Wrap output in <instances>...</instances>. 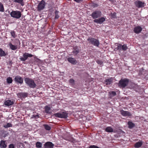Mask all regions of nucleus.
<instances>
[{
  "label": "nucleus",
  "mask_w": 148,
  "mask_h": 148,
  "mask_svg": "<svg viewBox=\"0 0 148 148\" xmlns=\"http://www.w3.org/2000/svg\"><path fill=\"white\" fill-rule=\"evenodd\" d=\"M9 45L10 47V48L12 50H14L17 49V45H13L11 43H10Z\"/></svg>",
  "instance_id": "nucleus-19"
},
{
  "label": "nucleus",
  "mask_w": 148,
  "mask_h": 148,
  "mask_svg": "<svg viewBox=\"0 0 148 148\" xmlns=\"http://www.w3.org/2000/svg\"><path fill=\"white\" fill-rule=\"evenodd\" d=\"M128 127L130 129L133 128L135 126V124L131 121L128 122Z\"/></svg>",
  "instance_id": "nucleus-24"
},
{
  "label": "nucleus",
  "mask_w": 148,
  "mask_h": 148,
  "mask_svg": "<svg viewBox=\"0 0 148 148\" xmlns=\"http://www.w3.org/2000/svg\"><path fill=\"white\" fill-rule=\"evenodd\" d=\"M109 93L110 95H111V96H115L116 95V93L114 91L109 92Z\"/></svg>",
  "instance_id": "nucleus-36"
},
{
  "label": "nucleus",
  "mask_w": 148,
  "mask_h": 148,
  "mask_svg": "<svg viewBox=\"0 0 148 148\" xmlns=\"http://www.w3.org/2000/svg\"><path fill=\"white\" fill-rule=\"evenodd\" d=\"M14 80L16 82L21 84L23 82V79L20 76H17L15 77Z\"/></svg>",
  "instance_id": "nucleus-11"
},
{
  "label": "nucleus",
  "mask_w": 148,
  "mask_h": 148,
  "mask_svg": "<svg viewBox=\"0 0 148 148\" xmlns=\"http://www.w3.org/2000/svg\"><path fill=\"white\" fill-rule=\"evenodd\" d=\"M105 131L107 132H113V130L111 127H108L106 128Z\"/></svg>",
  "instance_id": "nucleus-26"
},
{
  "label": "nucleus",
  "mask_w": 148,
  "mask_h": 148,
  "mask_svg": "<svg viewBox=\"0 0 148 148\" xmlns=\"http://www.w3.org/2000/svg\"><path fill=\"white\" fill-rule=\"evenodd\" d=\"M54 145L51 142H47L44 145V148H53Z\"/></svg>",
  "instance_id": "nucleus-14"
},
{
  "label": "nucleus",
  "mask_w": 148,
  "mask_h": 148,
  "mask_svg": "<svg viewBox=\"0 0 148 148\" xmlns=\"http://www.w3.org/2000/svg\"><path fill=\"white\" fill-rule=\"evenodd\" d=\"M121 114L123 116H132V114L129 112L124 111L123 110H120Z\"/></svg>",
  "instance_id": "nucleus-13"
},
{
  "label": "nucleus",
  "mask_w": 148,
  "mask_h": 148,
  "mask_svg": "<svg viewBox=\"0 0 148 148\" xmlns=\"http://www.w3.org/2000/svg\"><path fill=\"white\" fill-rule=\"evenodd\" d=\"M4 11V9L3 4L0 2V11L3 12Z\"/></svg>",
  "instance_id": "nucleus-33"
},
{
  "label": "nucleus",
  "mask_w": 148,
  "mask_h": 148,
  "mask_svg": "<svg viewBox=\"0 0 148 148\" xmlns=\"http://www.w3.org/2000/svg\"><path fill=\"white\" fill-rule=\"evenodd\" d=\"M45 5L46 3L45 1L43 0H42L39 2L38 5L37 7V10L39 12L45 8Z\"/></svg>",
  "instance_id": "nucleus-5"
},
{
  "label": "nucleus",
  "mask_w": 148,
  "mask_h": 148,
  "mask_svg": "<svg viewBox=\"0 0 148 148\" xmlns=\"http://www.w3.org/2000/svg\"><path fill=\"white\" fill-rule=\"evenodd\" d=\"M7 143L5 140H1L0 142V147L1 148H5L7 146Z\"/></svg>",
  "instance_id": "nucleus-18"
},
{
  "label": "nucleus",
  "mask_w": 148,
  "mask_h": 148,
  "mask_svg": "<svg viewBox=\"0 0 148 148\" xmlns=\"http://www.w3.org/2000/svg\"><path fill=\"white\" fill-rule=\"evenodd\" d=\"M28 95L27 92H19L17 94L18 97L20 99L25 98L27 97Z\"/></svg>",
  "instance_id": "nucleus-12"
},
{
  "label": "nucleus",
  "mask_w": 148,
  "mask_h": 148,
  "mask_svg": "<svg viewBox=\"0 0 148 148\" xmlns=\"http://www.w3.org/2000/svg\"><path fill=\"white\" fill-rule=\"evenodd\" d=\"M16 40V41H18L19 42V44H20V42L19 40L16 39V40Z\"/></svg>",
  "instance_id": "nucleus-46"
},
{
  "label": "nucleus",
  "mask_w": 148,
  "mask_h": 148,
  "mask_svg": "<svg viewBox=\"0 0 148 148\" xmlns=\"http://www.w3.org/2000/svg\"><path fill=\"white\" fill-rule=\"evenodd\" d=\"M101 12L100 10H96L93 11L91 16L93 19H95L100 17L101 16Z\"/></svg>",
  "instance_id": "nucleus-7"
},
{
  "label": "nucleus",
  "mask_w": 148,
  "mask_h": 148,
  "mask_svg": "<svg viewBox=\"0 0 148 148\" xmlns=\"http://www.w3.org/2000/svg\"><path fill=\"white\" fill-rule=\"evenodd\" d=\"M96 62L98 64L100 65H101L103 64V62L100 60H97Z\"/></svg>",
  "instance_id": "nucleus-37"
},
{
  "label": "nucleus",
  "mask_w": 148,
  "mask_h": 148,
  "mask_svg": "<svg viewBox=\"0 0 148 148\" xmlns=\"http://www.w3.org/2000/svg\"><path fill=\"white\" fill-rule=\"evenodd\" d=\"M116 13H114V14H113V15L114 16H116Z\"/></svg>",
  "instance_id": "nucleus-47"
},
{
  "label": "nucleus",
  "mask_w": 148,
  "mask_h": 148,
  "mask_svg": "<svg viewBox=\"0 0 148 148\" xmlns=\"http://www.w3.org/2000/svg\"><path fill=\"white\" fill-rule=\"evenodd\" d=\"M142 30V28L140 26L135 27L134 29V32L136 34H139L140 33Z\"/></svg>",
  "instance_id": "nucleus-17"
},
{
  "label": "nucleus",
  "mask_w": 148,
  "mask_h": 148,
  "mask_svg": "<svg viewBox=\"0 0 148 148\" xmlns=\"http://www.w3.org/2000/svg\"><path fill=\"white\" fill-rule=\"evenodd\" d=\"M12 124L10 123H8L6 125H4L3 127L5 128H7L10 127H12Z\"/></svg>",
  "instance_id": "nucleus-35"
},
{
  "label": "nucleus",
  "mask_w": 148,
  "mask_h": 148,
  "mask_svg": "<svg viewBox=\"0 0 148 148\" xmlns=\"http://www.w3.org/2000/svg\"><path fill=\"white\" fill-rule=\"evenodd\" d=\"M33 56V55L31 54L25 52L23 53L22 57L19 58V59L21 61H25L28 59V57L31 58Z\"/></svg>",
  "instance_id": "nucleus-8"
},
{
  "label": "nucleus",
  "mask_w": 148,
  "mask_h": 148,
  "mask_svg": "<svg viewBox=\"0 0 148 148\" xmlns=\"http://www.w3.org/2000/svg\"><path fill=\"white\" fill-rule=\"evenodd\" d=\"M73 1L77 3H81L82 1L83 0H73Z\"/></svg>",
  "instance_id": "nucleus-43"
},
{
  "label": "nucleus",
  "mask_w": 148,
  "mask_h": 148,
  "mask_svg": "<svg viewBox=\"0 0 148 148\" xmlns=\"http://www.w3.org/2000/svg\"><path fill=\"white\" fill-rule=\"evenodd\" d=\"M6 55V54L5 52L2 49L0 48V57L5 56Z\"/></svg>",
  "instance_id": "nucleus-25"
},
{
  "label": "nucleus",
  "mask_w": 148,
  "mask_h": 148,
  "mask_svg": "<svg viewBox=\"0 0 148 148\" xmlns=\"http://www.w3.org/2000/svg\"><path fill=\"white\" fill-rule=\"evenodd\" d=\"M106 21V19L104 17H101L98 19H95L94 22L97 23L101 24Z\"/></svg>",
  "instance_id": "nucleus-15"
},
{
  "label": "nucleus",
  "mask_w": 148,
  "mask_h": 148,
  "mask_svg": "<svg viewBox=\"0 0 148 148\" xmlns=\"http://www.w3.org/2000/svg\"><path fill=\"white\" fill-rule=\"evenodd\" d=\"M13 102L10 100H8L6 101L4 103L5 104L8 106L12 105L13 104Z\"/></svg>",
  "instance_id": "nucleus-20"
},
{
  "label": "nucleus",
  "mask_w": 148,
  "mask_h": 148,
  "mask_svg": "<svg viewBox=\"0 0 148 148\" xmlns=\"http://www.w3.org/2000/svg\"><path fill=\"white\" fill-rule=\"evenodd\" d=\"M12 36L14 38H15L17 36L14 30H11L10 32Z\"/></svg>",
  "instance_id": "nucleus-30"
},
{
  "label": "nucleus",
  "mask_w": 148,
  "mask_h": 148,
  "mask_svg": "<svg viewBox=\"0 0 148 148\" xmlns=\"http://www.w3.org/2000/svg\"><path fill=\"white\" fill-rule=\"evenodd\" d=\"M88 43L96 47H98L100 44V42L98 39L91 37H89L87 39Z\"/></svg>",
  "instance_id": "nucleus-2"
},
{
  "label": "nucleus",
  "mask_w": 148,
  "mask_h": 148,
  "mask_svg": "<svg viewBox=\"0 0 148 148\" xmlns=\"http://www.w3.org/2000/svg\"><path fill=\"white\" fill-rule=\"evenodd\" d=\"M24 81L25 83L30 88L36 87V84L34 80L28 77H26Z\"/></svg>",
  "instance_id": "nucleus-1"
},
{
  "label": "nucleus",
  "mask_w": 148,
  "mask_h": 148,
  "mask_svg": "<svg viewBox=\"0 0 148 148\" xmlns=\"http://www.w3.org/2000/svg\"><path fill=\"white\" fill-rule=\"evenodd\" d=\"M54 13L55 15V19H57L59 18L60 17V16L58 14L59 13V11L56 10Z\"/></svg>",
  "instance_id": "nucleus-29"
},
{
  "label": "nucleus",
  "mask_w": 148,
  "mask_h": 148,
  "mask_svg": "<svg viewBox=\"0 0 148 148\" xmlns=\"http://www.w3.org/2000/svg\"><path fill=\"white\" fill-rule=\"evenodd\" d=\"M54 115L56 117L66 119L68 117V113L66 112L56 113Z\"/></svg>",
  "instance_id": "nucleus-6"
},
{
  "label": "nucleus",
  "mask_w": 148,
  "mask_h": 148,
  "mask_svg": "<svg viewBox=\"0 0 148 148\" xmlns=\"http://www.w3.org/2000/svg\"><path fill=\"white\" fill-rule=\"evenodd\" d=\"M7 82L8 84H11L12 83V79L11 77H8L7 78Z\"/></svg>",
  "instance_id": "nucleus-32"
},
{
  "label": "nucleus",
  "mask_w": 148,
  "mask_h": 148,
  "mask_svg": "<svg viewBox=\"0 0 148 148\" xmlns=\"http://www.w3.org/2000/svg\"><path fill=\"white\" fill-rule=\"evenodd\" d=\"M73 49L72 52L75 56H77L81 51L80 47L77 46L73 47Z\"/></svg>",
  "instance_id": "nucleus-10"
},
{
  "label": "nucleus",
  "mask_w": 148,
  "mask_h": 148,
  "mask_svg": "<svg viewBox=\"0 0 148 148\" xmlns=\"http://www.w3.org/2000/svg\"><path fill=\"white\" fill-rule=\"evenodd\" d=\"M39 116L38 115H37V114H36V115H35V114H34L32 115V118H39Z\"/></svg>",
  "instance_id": "nucleus-44"
},
{
  "label": "nucleus",
  "mask_w": 148,
  "mask_h": 148,
  "mask_svg": "<svg viewBox=\"0 0 148 148\" xmlns=\"http://www.w3.org/2000/svg\"><path fill=\"white\" fill-rule=\"evenodd\" d=\"M42 146V143L38 141L36 143V146L37 148H41Z\"/></svg>",
  "instance_id": "nucleus-27"
},
{
  "label": "nucleus",
  "mask_w": 148,
  "mask_h": 148,
  "mask_svg": "<svg viewBox=\"0 0 148 148\" xmlns=\"http://www.w3.org/2000/svg\"><path fill=\"white\" fill-rule=\"evenodd\" d=\"M109 1L113 2L114 0H109Z\"/></svg>",
  "instance_id": "nucleus-48"
},
{
  "label": "nucleus",
  "mask_w": 148,
  "mask_h": 148,
  "mask_svg": "<svg viewBox=\"0 0 148 148\" xmlns=\"http://www.w3.org/2000/svg\"><path fill=\"white\" fill-rule=\"evenodd\" d=\"M10 14L12 17L16 19L20 18L22 15L21 11L18 10H13L11 12Z\"/></svg>",
  "instance_id": "nucleus-3"
},
{
  "label": "nucleus",
  "mask_w": 148,
  "mask_h": 148,
  "mask_svg": "<svg viewBox=\"0 0 148 148\" xmlns=\"http://www.w3.org/2000/svg\"><path fill=\"white\" fill-rule=\"evenodd\" d=\"M7 136V134H5L3 136V137H6V136Z\"/></svg>",
  "instance_id": "nucleus-45"
},
{
  "label": "nucleus",
  "mask_w": 148,
  "mask_h": 148,
  "mask_svg": "<svg viewBox=\"0 0 148 148\" xmlns=\"http://www.w3.org/2000/svg\"><path fill=\"white\" fill-rule=\"evenodd\" d=\"M8 148H14V146L13 144H10L9 145Z\"/></svg>",
  "instance_id": "nucleus-42"
},
{
  "label": "nucleus",
  "mask_w": 148,
  "mask_h": 148,
  "mask_svg": "<svg viewBox=\"0 0 148 148\" xmlns=\"http://www.w3.org/2000/svg\"><path fill=\"white\" fill-rule=\"evenodd\" d=\"M67 60L69 62L73 64H76L77 63V61L74 58L69 57Z\"/></svg>",
  "instance_id": "nucleus-16"
},
{
  "label": "nucleus",
  "mask_w": 148,
  "mask_h": 148,
  "mask_svg": "<svg viewBox=\"0 0 148 148\" xmlns=\"http://www.w3.org/2000/svg\"><path fill=\"white\" fill-rule=\"evenodd\" d=\"M69 82L71 84H73L74 83L75 81L74 80L72 79H70V80H69Z\"/></svg>",
  "instance_id": "nucleus-40"
},
{
  "label": "nucleus",
  "mask_w": 148,
  "mask_h": 148,
  "mask_svg": "<svg viewBox=\"0 0 148 148\" xmlns=\"http://www.w3.org/2000/svg\"><path fill=\"white\" fill-rule=\"evenodd\" d=\"M43 126L45 129L49 131L51 129V127L48 125L45 124Z\"/></svg>",
  "instance_id": "nucleus-31"
},
{
  "label": "nucleus",
  "mask_w": 148,
  "mask_h": 148,
  "mask_svg": "<svg viewBox=\"0 0 148 148\" xmlns=\"http://www.w3.org/2000/svg\"><path fill=\"white\" fill-rule=\"evenodd\" d=\"M145 3L139 1H137L134 2L136 6L138 8H142L144 7Z\"/></svg>",
  "instance_id": "nucleus-9"
},
{
  "label": "nucleus",
  "mask_w": 148,
  "mask_h": 148,
  "mask_svg": "<svg viewBox=\"0 0 148 148\" xmlns=\"http://www.w3.org/2000/svg\"><path fill=\"white\" fill-rule=\"evenodd\" d=\"M122 45L121 44H119L117 47V49L121 50H122Z\"/></svg>",
  "instance_id": "nucleus-38"
},
{
  "label": "nucleus",
  "mask_w": 148,
  "mask_h": 148,
  "mask_svg": "<svg viewBox=\"0 0 148 148\" xmlns=\"http://www.w3.org/2000/svg\"><path fill=\"white\" fill-rule=\"evenodd\" d=\"M98 5L97 3H92V6L93 7H94V8L97 7H98Z\"/></svg>",
  "instance_id": "nucleus-41"
},
{
  "label": "nucleus",
  "mask_w": 148,
  "mask_h": 148,
  "mask_svg": "<svg viewBox=\"0 0 148 148\" xmlns=\"http://www.w3.org/2000/svg\"><path fill=\"white\" fill-rule=\"evenodd\" d=\"M88 148H99V147L95 145H92L90 146Z\"/></svg>",
  "instance_id": "nucleus-39"
},
{
  "label": "nucleus",
  "mask_w": 148,
  "mask_h": 148,
  "mask_svg": "<svg viewBox=\"0 0 148 148\" xmlns=\"http://www.w3.org/2000/svg\"><path fill=\"white\" fill-rule=\"evenodd\" d=\"M129 82V79L126 78L121 79L119 81L118 85L120 87L124 88L127 85Z\"/></svg>",
  "instance_id": "nucleus-4"
},
{
  "label": "nucleus",
  "mask_w": 148,
  "mask_h": 148,
  "mask_svg": "<svg viewBox=\"0 0 148 148\" xmlns=\"http://www.w3.org/2000/svg\"><path fill=\"white\" fill-rule=\"evenodd\" d=\"M13 2L15 3H18L20 4L21 6H23L24 5V3L23 0H13Z\"/></svg>",
  "instance_id": "nucleus-23"
},
{
  "label": "nucleus",
  "mask_w": 148,
  "mask_h": 148,
  "mask_svg": "<svg viewBox=\"0 0 148 148\" xmlns=\"http://www.w3.org/2000/svg\"><path fill=\"white\" fill-rule=\"evenodd\" d=\"M112 78L106 79L105 81L106 83V84L108 85L111 84L112 82Z\"/></svg>",
  "instance_id": "nucleus-21"
},
{
  "label": "nucleus",
  "mask_w": 148,
  "mask_h": 148,
  "mask_svg": "<svg viewBox=\"0 0 148 148\" xmlns=\"http://www.w3.org/2000/svg\"><path fill=\"white\" fill-rule=\"evenodd\" d=\"M128 48L126 44H124L122 45V50L123 51L126 50Z\"/></svg>",
  "instance_id": "nucleus-34"
},
{
  "label": "nucleus",
  "mask_w": 148,
  "mask_h": 148,
  "mask_svg": "<svg viewBox=\"0 0 148 148\" xmlns=\"http://www.w3.org/2000/svg\"><path fill=\"white\" fill-rule=\"evenodd\" d=\"M143 142L141 141L138 142L135 144L134 147L136 148H139L141 147L143 145Z\"/></svg>",
  "instance_id": "nucleus-22"
},
{
  "label": "nucleus",
  "mask_w": 148,
  "mask_h": 148,
  "mask_svg": "<svg viewBox=\"0 0 148 148\" xmlns=\"http://www.w3.org/2000/svg\"><path fill=\"white\" fill-rule=\"evenodd\" d=\"M45 111L47 113L49 114L50 113L49 111L51 109V108L50 107L47 106H46L45 107Z\"/></svg>",
  "instance_id": "nucleus-28"
}]
</instances>
